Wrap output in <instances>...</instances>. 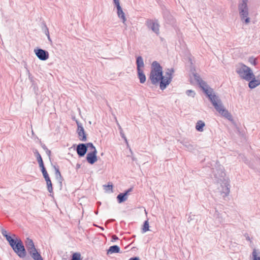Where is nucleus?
Listing matches in <instances>:
<instances>
[{
	"label": "nucleus",
	"instance_id": "obj_30",
	"mask_svg": "<svg viewBox=\"0 0 260 260\" xmlns=\"http://www.w3.org/2000/svg\"><path fill=\"white\" fill-rule=\"evenodd\" d=\"M86 144V146H87V148H89V150L91 151H96V149L95 147L93 146V144L92 143H88Z\"/></svg>",
	"mask_w": 260,
	"mask_h": 260
},
{
	"label": "nucleus",
	"instance_id": "obj_46",
	"mask_svg": "<svg viewBox=\"0 0 260 260\" xmlns=\"http://www.w3.org/2000/svg\"><path fill=\"white\" fill-rule=\"evenodd\" d=\"M256 78L260 81V74L257 76Z\"/></svg>",
	"mask_w": 260,
	"mask_h": 260
},
{
	"label": "nucleus",
	"instance_id": "obj_10",
	"mask_svg": "<svg viewBox=\"0 0 260 260\" xmlns=\"http://www.w3.org/2000/svg\"><path fill=\"white\" fill-rule=\"evenodd\" d=\"M76 151L79 156H83L87 151V146H86V144L83 143L79 144L77 146Z\"/></svg>",
	"mask_w": 260,
	"mask_h": 260
},
{
	"label": "nucleus",
	"instance_id": "obj_3",
	"mask_svg": "<svg viewBox=\"0 0 260 260\" xmlns=\"http://www.w3.org/2000/svg\"><path fill=\"white\" fill-rule=\"evenodd\" d=\"M213 173L217 183L221 184V194H223V197L227 196L230 192V187L228 181L224 179L225 174L223 171V167L220 165L218 166L217 168L213 169Z\"/></svg>",
	"mask_w": 260,
	"mask_h": 260
},
{
	"label": "nucleus",
	"instance_id": "obj_25",
	"mask_svg": "<svg viewBox=\"0 0 260 260\" xmlns=\"http://www.w3.org/2000/svg\"><path fill=\"white\" fill-rule=\"evenodd\" d=\"M183 145L189 151H191L194 149L193 145L189 142H185L183 143Z\"/></svg>",
	"mask_w": 260,
	"mask_h": 260
},
{
	"label": "nucleus",
	"instance_id": "obj_23",
	"mask_svg": "<svg viewBox=\"0 0 260 260\" xmlns=\"http://www.w3.org/2000/svg\"><path fill=\"white\" fill-rule=\"evenodd\" d=\"M2 234L4 237H5L7 240V241L9 243L10 242L11 240H12L14 239V237L12 236H11L9 235L7 233V232L5 229L2 230Z\"/></svg>",
	"mask_w": 260,
	"mask_h": 260
},
{
	"label": "nucleus",
	"instance_id": "obj_20",
	"mask_svg": "<svg viewBox=\"0 0 260 260\" xmlns=\"http://www.w3.org/2000/svg\"><path fill=\"white\" fill-rule=\"evenodd\" d=\"M252 260H260V251L253 249L252 252Z\"/></svg>",
	"mask_w": 260,
	"mask_h": 260
},
{
	"label": "nucleus",
	"instance_id": "obj_45",
	"mask_svg": "<svg viewBox=\"0 0 260 260\" xmlns=\"http://www.w3.org/2000/svg\"><path fill=\"white\" fill-rule=\"evenodd\" d=\"M47 36V38H48V40H49L50 42H51V39H50V37L49 35H48V36Z\"/></svg>",
	"mask_w": 260,
	"mask_h": 260
},
{
	"label": "nucleus",
	"instance_id": "obj_8",
	"mask_svg": "<svg viewBox=\"0 0 260 260\" xmlns=\"http://www.w3.org/2000/svg\"><path fill=\"white\" fill-rule=\"evenodd\" d=\"M34 52L38 58L41 60H46L49 58L48 51L40 48L35 49Z\"/></svg>",
	"mask_w": 260,
	"mask_h": 260
},
{
	"label": "nucleus",
	"instance_id": "obj_2",
	"mask_svg": "<svg viewBox=\"0 0 260 260\" xmlns=\"http://www.w3.org/2000/svg\"><path fill=\"white\" fill-rule=\"evenodd\" d=\"M194 80L199 83L200 86L212 104L216 111L224 117L229 120L232 118V115L226 110L219 98L215 94L213 90L209 87L205 82H204L197 74H193Z\"/></svg>",
	"mask_w": 260,
	"mask_h": 260
},
{
	"label": "nucleus",
	"instance_id": "obj_16",
	"mask_svg": "<svg viewBox=\"0 0 260 260\" xmlns=\"http://www.w3.org/2000/svg\"><path fill=\"white\" fill-rule=\"evenodd\" d=\"M31 257L34 260H43L40 254L37 251V249H35L33 251L29 252Z\"/></svg>",
	"mask_w": 260,
	"mask_h": 260
},
{
	"label": "nucleus",
	"instance_id": "obj_9",
	"mask_svg": "<svg viewBox=\"0 0 260 260\" xmlns=\"http://www.w3.org/2000/svg\"><path fill=\"white\" fill-rule=\"evenodd\" d=\"M77 124V133L78 135V137L80 140L82 141H86L87 140L86 135L85 134L84 129L82 126V124L78 121H76Z\"/></svg>",
	"mask_w": 260,
	"mask_h": 260
},
{
	"label": "nucleus",
	"instance_id": "obj_33",
	"mask_svg": "<svg viewBox=\"0 0 260 260\" xmlns=\"http://www.w3.org/2000/svg\"><path fill=\"white\" fill-rule=\"evenodd\" d=\"M214 217L216 218H218L219 219V222H221L222 221V219H220V216H219V213L218 212H217V211H216L215 212V213L214 214Z\"/></svg>",
	"mask_w": 260,
	"mask_h": 260
},
{
	"label": "nucleus",
	"instance_id": "obj_4",
	"mask_svg": "<svg viewBox=\"0 0 260 260\" xmlns=\"http://www.w3.org/2000/svg\"><path fill=\"white\" fill-rule=\"evenodd\" d=\"M13 237L14 239L9 243L10 245L19 257L24 258L26 252L22 241L14 234L13 235Z\"/></svg>",
	"mask_w": 260,
	"mask_h": 260
},
{
	"label": "nucleus",
	"instance_id": "obj_38",
	"mask_svg": "<svg viewBox=\"0 0 260 260\" xmlns=\"http://www.w3.org/2000/svg\"><path fill=\"white\" fill-rule=\"evenodd\" d=\"M113 2L116 6L120 5L119 0H113Z\"/></svg>",
	"mask_w": 260,
	"mask_h": 260
},
{
	"label": "nucleus",
	"instance_id": "obj_11",
	"mask_svg": "<svg viewBox=\"0 0 260 260\" xmlns=\"http://www.w3.org/2000/svg\"><path fill=\"white\" fill-rule=\"evenodd\" d=\"M97 151H92L88 152L86 155V159L88 162L90 164H93L98 160L97 156Z\"/></svg>",
	"mask_w": 260,
	"mask_h": 260
},
{
	"label": "nucleus",
	"instance_id": "obj_28",
	"mask_svg": "<svg viewBox=\"0 0 260 260\" xmlns=\"http://www.w3.org/2000/svg\"><path fill=\"white\" fill-rule=\"evenodd\" d=\"M71 260H81V254L77 252L73 253Z\"/></svg>",
	"mask_w": 260,
	"mask_h": 260
},
{
	"label": "nucleus",
	"instance_id": "obj_15",
	"mask_svg": "<svg viewBox=\"0 0 260 260\" xmlns=\"http://www.w3.org/2000/svg\"><path fill=\"white\" fill-rule=\"evenodd\" d=\"M137 71L142 70V68L144 67L143 59L141 56H138L136 59Z\"/></svg>",
	"mask_w": 260,
	"mask_h": 260
},
{
	"label": "nucleus",
	"instance_id": "obj_35",
	"mask_svg": "<svg viewBox=\"0 0 260 260\" xmlns=\"http://www.w3.org/2000/svg\"><path fill=\"white\" fill-rule=\"evenodd\" d=\"M43 29L46 35L48 36V35H49V30L46 25L44 26V28Z\"/></svg>",
	"mask_w": 260,
	"mask_h": 260
},
{
	"label": "nucleus",
	"instance_id": "obj_21",
	"mask_svg": "<svg viewBox=\"0 0 260 260\" xmlns=\"http://www.w3.org/2000/svg\"><path fill=\"white\" fill-rule=\"evenodd\" d=\"M205 124L204 122L202 120H199L196 124V128L198 131L202 132L204 130L203 127L205 126Z\"/></svg>",
	"mask_w": 260,
	"mask_h": 260
},
{
	"label": "nucleus",
	"instance_id": "obj_24",
	"mask_svg": "<svg viewBox=\"0 0 260 260\" xmlns=\"http://www.w3.org/2000/svg\"><path fill=\"white\" fill-rule=\"evenodd\" d=\"M45 179L46 181L48 190L49 192L51 193L53 191V187H52L51 180H50V178H47H47H46Z\"/></svg>",
	"mask_w": 260,
	"mask_h": 260
},
{
	"label": "nucleus",
	"instance_id": "obj_26",
	"mask_svg": "<svg viewBox=\"0 0 260 260\" xmlns=\"http://www.w3.org/2000/svg\"><path fill=\"white\" fill-rule=\"evenodd\" d=\"M149 222L148 220L145 221L142 229V233H145L146 232L149 231Z\"/></svg>",
	"mask_w": 260,
	"mask_h": 260
},
{
	"label": "nucleus",
	"instance_id": "obj_17",
	"mask_svg": "<svg viewBox=\"0 0 260 260\" xmlns=\"http://www.w3.org/2000/svg\"><path fill=\"white\" fill-rule=\"evenodd\" d=\"M120 252V248L117 245L111 246L107 250V254H110L114 253H119Z\"/></svg>",
	"mask_w": 260,
	"mask_h": 260
},
{
	"label": "nucleus",
	"instance_id": "obj_31",
	"mask_svg": "<svg viewBox=\"0 0 260 260\" xmlns=\"http://www.w3.org/2000/svg\"><path fill=\"white\" fill-rule=\"evenodd\" d=\"M186 94L188 96H191V97H192V98H193L195 96V95H196V93H195L194 91H193L192 90H187L186 91Z\"/></svg>",
	"mask_w": 260,
	"mask_h": 260
},
{
	"label": "nucleus",
	"instance_id": "obj_37",
	"mask_svg": "<svg viewBox=\"0 0 260 260\" xmlns=\"http://www.w3.org/2000/svg\"><path fill=\"white\" fill-rule=\"evenodd\" d=\"M244 237H245L246 239L248 241H249L251 242V239L248 235V234L247 233H245L244 234Z\"/></svg>",
	"mask_w": 260,
	"mask_h": 260
},
{
	"label": "nucleus",
	"instance_id": "obj_43",
	"mask_svg": "<svg viewBox=\"0 0 260 260\" xmlns=\"http://www.w3.org/2000/svg\"><path fill=\"white\" fill-rule=\"evenodd\" d=\"M112 187H113V186H112V185H108L107 186L108 188L110 189H112Z\"/></svg>",
	"mask_w": 260,
	"mask_h": 260
},
{
	"label": "nucleus",
	"instance_id": "obj_39",
	"mask_svg": "<svg viewBox=\"0 0 260 260\" xmlns=\"http://www.w3.org/2000/svg\"><path fill=\"white\" fill-rule=\"evenodd\" d=\"M46 151V154L48 155L49 157H50V155H51V151L49 150L48 149H47Z\"/></svg>",
	"mask_w": 260,
	"mask_h": 260
},
{
	"label": "nucleus",
	"instance_id": "obj_40",
	"mask_svg": "<svg viewBox=\"0 0 260 260\" xmlns=\"http://www.w3.org/2000/svg\"><path fill=\"white\" fill-rule=\"evenodd\" d=\"M133 190V188H129L127 190H126L124 193H126V196H127V194L129 192H131Z\"/></svg>",
	"mask_w": 260,
	"mask_h": 260
},
{
	"label": "nucleus",
	"instance_id": "obj_36",
	"mask_svg": "<svg viewBox=\"0 0 260 260\" xmlns=\"http://www.w3.org/2000/svg\"><path fill=\"white\" fill-rule=\"evenodd\" d=\"M249 62H250L251 63L255 65L256 64V60L255 59H253L252 58H250L249 59Z\"/></svg>",
	"mask_w": 260,
	"mask_h": 260
},
{
	"label": "nucleus",
	"instance_id": "obj_34",
	"mask_svg": "<svg viewBox=\"0 0 260 260\" xmlns=\"http://www.w3.org/2000/svg\"><path fill=\"white\" fill-rule=\"evenodd\" d=\"M242 20L244 21L246 24H248L250 22V18L248 17V16L245 17V18Z\"/></svg>",
	"mask_w": 260,
	"mask_h": 260
},
{
	"label": "nucleus",
	"instance_id": "obj_5",
	"mask_svg": "<svg viewBox=\"0 0 260 260\" xmlns=\"http://www.w3.org/2000/svg\"><path fill=\"white\" fill-rule=\"evenodd\" d=\"M236 72L241 79L246 81H250L254 76L252 70L242 63H239L236 66Z\"/></svg>",
	"mask_w": 260,
	"mask_h": 260
},
{
	"label": "nucleus",
	"instance_id": "obj_12",
	"mask_svg": "<svg viewBox=\"0 0 260 260\" xmlns=\"http://www.w3.org/2000/svg\"><path fill=\"white\" fill-rule=\"evenodd\" d=\"M248 83V86L250 89H253L260 85V81L256 78L255 75L251 78Z\"/></svg>",
	"mask_w": 260,
	"mask_h": 260
},
{
	"label": "nucleus",
	"instance_id": "obj_22",
	"mask_svg": "<svg viewBox=\"0 0 260 260\" xmlns=\"http://www.w3.org/2000/svg\"><path fill=\"white\" fill-rule=\"evenodd\" d=\"M35 155H36V156L37 157V161L39 164V166L40 167H43L44 165V163H43V159L42 158V157L41 156V155L40 154V153H39V152L36 150H35V152H34Z\"/></svg>",
	"mask_w": 260,
	"mask_h": 260
},
{
	"label": "nucleus",
	"instance_id": "obj_41",
	"mask_svg": "<svg viewBox=\"0 0 260 260\" xmlns=\"http://www.w3.org/2000/svg\"><path fill=\"white\" fill-rule=\"evenodd\" d=\"M128 260H140L138 257H134L130 258Z\"/></svg>",
	"mask_w": 260,
	"mask_h": 260
},
{
	"label": "nucleus",
	"instance_id": "obj_1",
	"mask_svg": "<svg viewBox=\"0 0 260 260\" xmlns=\"http://www.w3.org/2000/svg\"><path fill=\"white\" fill-rule=\"evenodd\" d=\"M174 72L173 69H168L163 76L162 67L157 61H154L151 63L149 79L153 85L159 83L160 88L163 90L171 83Z\"/></svg>",
	"mask_w": 260,
	"mask_h": 260
},
{
	"label": "nucleus",
	"instance_id": "obj_18",
	"mask_svg": "<svg viewBox=\"0 0 260 260\" xmlns=\"http://www.w3.org/2000/svg\"><path fill=\"white\" fill-rule=\"evenodd\" d=\"M117 199L119 203H121L127 199V196H126V193H119L117 197Z\"/></svg>",
	"mask_w": 260,
	"mask_h": 260
},
{
	"label": "nucleus",
	"instance_id": "obj_13",
	"mask_svg": "<svg viewBox=\"0 0 260 260\" xmlns=\"http://www.w3.org/2000/svg\"><path fill=\"white\" fill-rule=\"evenodd\" d=\"M117 10V15L118 17L122 19V22L123 24L126 25L125 21L126 20L124 13L123 12L122 8L121 7L120 5H118L116 6Z\"/></svg>",
	"mask_w": 260,
	"mask_h": 260
},
{
	"label": "nucleus",
	"instance_id": "obj_42",
	"mask_svg": "<svg viewBox=\"0 0 260 260\" xmlns=\"http://www.w3.org/2000/svg\"><path fill=\"white\" fill-rule=\"evenodd\" d=\"M112 238L114 240H116L118 239V237L116 235H113L112 236Z\"/></svg>",
	"mask_w": 260,
	"mask_h": 260
},
{
	"label": "nucleus",
	"instance_id": "obj_14",
	"mask_svg": "<svg viewBox=\"0 0 260 260\" xmlns=\"http://www.w3.org/2000/svg\"><path fill=\"white\" fill-rule=\"evenodd\" d=\"M25 245L28 252H30V251H33L36 249L35 248L33 241L29 238H27V240L25 242Z\"/></svg>",
	"mask_w": 260,
	"mask_h": 260
},
{
	"label": "nucleus",
	"instance_id": "obj_19",
	"mask_svg": "<svg viewBox=\"0 0 260 260\" xmlns=\"http://www.w3.org/2000/svg\"><path fill=\"white\" fill-rule=\"evenodd\" d=\"M138 78L141 83H144L146 81V76L143 70L137 71Z\"/></svg>",
	"mask_w": 260,
	"mask_h": 260
},
{
	"label": "nucleus",
	"instance_id": "obj_27",
	"mask_svg": "<svg viewBox=\"0 0 260 260\" xmlns=\"http://www.w3.org/2000/svg\"><path fill=\"white\" fill-rule=\"evenodd\" d=\"M55 170V177L59 181L61 182V181L62 180V177L61 175V174L60 173V171L58 169V168H56V167H54Z\"/></svg>",
	"mask_w": 260,
	"mask_h": 260
},
{
	"label": "nucleus",
	"instance_id": "obj_7",
	"mask_svg": "<svg viewBox=\"0 0 260 260\" xmlns=\"http://www.w3.org/2000/svg\"><path fill=\"white\" fill-rule=\"evenodd\" d=\"M145 24L147 27L155 34H159V24L157 20L147 19Z\"/></svg>",
	"mask_w": 260,
	"mask_h": 260
},
{
	"label": "nucleus",
	"instance_id": "obj_6",
	"mask_svg": "<svg viewBox=\"0 0 260 260\" xmlns=\"http://www.w3.org/2000/svg\"><path fill=\"white\" fill-rule=\"evenodd\" d=\"M248 0H239L238 4V11L241 20L245 18V17L248 16Z\"/></svg>",
	"mask_w": 260,
	"mask_h": 260
},
{
	"label": "nucleus",
	"instance_id": "obj_29",
	"mask_svg": "<svg viewBox=\"0 0 260 260\" xmlns=\"http://www.w3.org/2000/svg\"><path fill=\"white\" fill-rule=\"evenodd\" d=\"M40 168H41V171H42V174H43V175L44 178L46 179V178H47V177L49 178V175L47 173V172L44 166H43V167H41Z\"/></svg>",
	"mask_w": 260,
	"mask_h": 260
},
{
	"label": "nucleus",
	"instance_id": "obj_44",
	"mask_svg": "<svg viewBox=\"0 0 260 260\" xmlns=\"http://www.w3.org/2000/svg\"><path fill=\"white\" fill-rule=\"evenodd\" d=\"M43 148L45 150H46L47 149H48V148L46 147V146L45 145H43L42 146Z\"/></svg>",
	"mask_w": 260,
	"mask_h": 260
},
{
	"label": "nucleus",
	"instance_id": "obj_32",
	"mask_svg": "<svg viewBox=\"0 0 260 260\" xmlns=\"http://www.w3.org/2000/svg\"><path fill=\"white\" fill-rule=\"evenodd\" d=\"M119 129H120V134L121 137L122 138H123L125 141H127L126 138L125 136H124L123 131L120 125L119 126Z\"/></svg>",
	"mask_w": 260,
	"mask_h": 260
}]
</instances>
